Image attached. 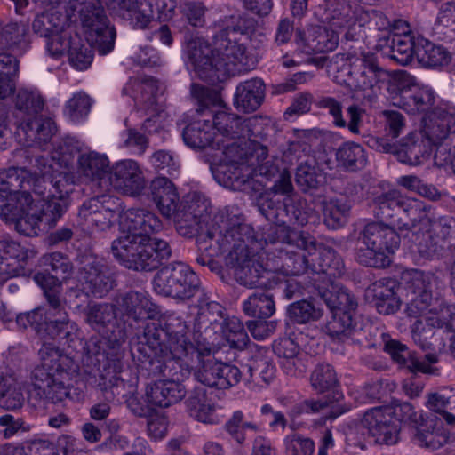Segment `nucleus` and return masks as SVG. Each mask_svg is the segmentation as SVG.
<instances>
[{
    "mask_svg": "<svg viewBox=\"0 0 455 455\" xmlns=\"http://www.w3.org/2000/svg\"><path fill=\"white\" fill-rule=\"evenodd\" d=\"M100 4H104L108 9L116 12L123 19L127 20L134 27L146 28L154 16L151 2H139L137 0H99Z\"/></svg>",
    "mask_w": 455,
    "mask_h": 455,
    "instance_id": "obj_31",
    "label": "nucleus"
},
{
    "mask_svg": "<svg viewBox=\"0 0 455 455\" xmlns=\"http://www.w3.org/2000/svg\"><path fill=\"white\" fill-rule=\"evenodd\" d=\"M250 379L248 382H252L256 386L262 387L264 384H269L275 376V365L266 357L256 356L248 365Z\"/></svg>",
    "mask_w": 455,
    "mask_h": 455,
    "instance_id": "obj_57",
    "label": "nucleus"
},
{
    "mask_svg": "<svg viewBox=\"0 0 455 455\" xmlns=\"http://www.w3.org/2000/svg\"><path fill=\"white\" fill-rule=\"evenodd\" d=\"M351 84L360 90L372 89L388 78V73L378 64L374 54L363 52L350 60Z\"/></svg>",
    "mask_w": 455,
    "mask_h": 455,
    "instance_id": "obj_23",
    "label": "nucleus"
},
{
    "mask_svg": "<svg viewBox=\"0 0 455 455\" xmlns=\"http://www.w3.org/2000/svg\"><path fill=\"white\" fill-rule=\"evenodd\" d=\"M196 296H198V312L196 322L199 326L209 323V331H213L218 323L226 315L225 308L218 302L212 300L204 288Z\"/></svg>",
    "mask_w": 455,
    "mask_h": 455,
    "instance_id": "obj_46",
    "label": "nucleus"
},
{
    "mask_svg": "<svg viewBox=\"0 0 455 455\" xmlns=\"http://www.w3.org/2000/svg\"><path fill=\"white\" fill-rule=\"evenodd\" d=\"M105 187L129 196H138L147 187L143 171L138 162L124 159L115 163L109 171Z\"/></svg>",
    "mask_w": 455,
    "mask_h": 455,
    "instance_id": "obj_20",
    "label": "nucleus"
},
{
    "mask_svg": "<svg viewBox=\"0 0 455 455\" xmlns=\"http://www.w3.org/2000/svg\"><path fill=\"white\" fill-rule=\"evenodd\" d=\"M171 256V248L167 242L154 238L141 241L135 256L132 259L129 269L136 271H152L157 268Z\"/></svg>",
    "mask_w": 455,
    "mask_h": 455,
    "instance_id": "obj_28",
    "label": "nucleus"
},
{
    "mask_svg": "<svg viewBox=\"0 0 455 455\" xmlns=\"http://www.w3.org/2000/svg\"><path fill=\"white\" fill-rule=\"evenodd\" d=\"M78 281L82 291L88 296L103 298L114 287L108 267L96 256H87L78 273Z\"/></svg>",
    "mask_w": 455,
    "mask_h": 455,
    "instance_id": "obj_22",
    "label": "nucleus"
},
{
    "mask_svg": "<svg viewBox=\"0 0 455 455\" xmlns=\"http://www.w3.org/2000/svg\"><path fill=\"white\" fill-rule=\"evenodd\" d=\"M41 264L49 267L55 276L46 272H38L34 280L44 291L49 306L45 313V331L51 336L66 339L68 341L76 340L77 324L73 322L66 310V299L62 294V281L70 277L73 265L69 259L60 252L44 254Z\"/></svg>",
    "mask_w": 455,
    "mask_h": 455,
    "instance_id": "obj_4",
    "label": "nucleus"
},
{
    "mask_svg": "<svg viewBox=\"0 0 455 455\" xmlns=\"http://www.w3.org/2000/svg\"><path fill=\"white\" fill-rule=\"evenodd\" d=\"M246 42L234 33L220 32L215 36L217 74L241 72L245 69Z\"/></svg>",
    "mask_w": 455,
    "mask_h": 455,
    "instance_id": "obj_18",
    "label": "nucleus"
},
{
    "mask_svg": "<svg viewBox=\"0 0 455 455\" xmlns=\"http://www.w3.org/2000/svg\"><path fill=\"white\" fill-rule=\"evenodd\" d=\"M326 333L340 342L361 344L365 339V332L359 323L348 313L335 312L326 324Z\"/></svg>",
    "mask_w": 455,
    "mask_h": 455,
    "instance_id": "obj_33",
    "label": "nucleus"
},
{
    "mask_svg": "<svg viewBox=\"0 0 455 455\" xmlns=\"http://www.w3.org/2000/svg\"><path fill=\"white\" fill-rule=\"evenodd\" d=\"M391 224L374 221L366 224L361 233L355 259L363 266L384 268L400 245V236Z\"/></svg>",
    "mask_w": 455,
    "mask_h": 455,
    "instance_id": "obj_9",
    "label": "nucleus"
},
{
    "mask_svg": "<svg viewBox=\"0 0 455 455\" xmlns=\"http://www.w3.org/2000/svg\"><path fill=\"white\" fill-rule=\"evenodd\" d=\"M328 307L338 313L353 314L357 307V300L347 289L339 284H331L328 289L322 294Z\"/></svg>",
    "mask_w": 455,
    "mask_h": 455,
    "instance_id": "obj_50",
    "label": "nucleus"
},
{
    "mask_svg": "<svg viewBox=\"0 0 455 455\" xmlns=\"http://www.w3.org/2000/svg\"><path fill=\"white\" fill-rule=\"evenodd\" d=\"M44 108V100L37 92L20 89L15 97L17 117L22 119L18 127V135L24 136V145L45 143L55 132L56 127L49 117L39 116Z\"/></svg>",
    "mask_w": 455,
    "mask_h": 455,
    "instance_id": "obj_11",
    "label": "nucleus"
},
{
    "mask_svg": "<svg viewBox=\"0 0 455 455\" xmlns=\"http://www.w3.org/2000/svg\"><path fill=\"white\" fill-rule=\"evenodd\" d=\"M286 455H313L315 452L314 441L298 433H291L283 438Z\"/></svg>",
    "mask_w": 455,
    "mask_h": 455,
    "instance_id": "obj_64",
    "label": "nucleus"
},
{
    "mask_svg": "<svg viewBox=\"0 0 455 455\" xmlns=\"http://www.w3.org/2000/svg\"><path fill=\"white\" fill-rule=\"evenodd\" d=\"M290 318L297 323H307L321 318L322 309L313 302L302 299L291 304L288 307Z\"/></svg>",
    "mask_w": 455,
    "mask_h": 455,
    "instance_id": "obj_60",
    "label": "nucleus"
},
{
    "mask_svg": "<svg viewBox=\"0 0 455 455\" xmlns=\"http://www.w3.org/2000/svg\"><path fill=\"white\" fill-rule=\"evenodd\" d=\"M435 92L427 87H414L412 92H404L393 104L411 115L428 114L434 108Z\"/></svg>",
    "mask_w": 455,
    "mask_h": 455,
    "instance_id": "obj_38",
    "label": "nucleus"
},
{
    "mask_svg": "<svg viewBox=\"0 0 455 455\" xmlns=\"http://www.w3.org/2000/svg\"><path fill=\"white\" fill-rule=\"evenodd\" d=\"M120 310L135 321L153 319L159 314L158 307L144 291H129L118 297Z\"/></svg>",
    "mask_w": 455,
    "mask_h": 455,
    "instance_id": "obj_30",
    "label": "nucleus"
},
{
    "mask_svg": "<svg viewBox=\"0 0 455 455\" xmlns=\"http://www.w3.org/2000/svg\"><path fill=\"white\" fill-rule=\"evenodd\" d=\"M24 401L23 383L14 375L0 374V407L16 410L23 405Z\"/></svg>",
    "mask_w": 455,
    "mask_h": 455,
    "instance_id": "obj_45",
    "label": "nucleus"
},
{
    "mask_svg": "<svg viewBox=\"0 0 455 455\" xmlns=\"http://www.w3.org/2000/svg\"><path fill=\"white\" fill-rule=\"evenodd\" d=\"M337 161L348 171H356L364 168L367 164V156L364 148L355 142H345L337 150Z\"/></svg>",
    "mask_w": 455,
    "mask_h": 455,
    "instance_id": "obj_52",
    "label": "nucleus"
},
{
    "mask_svg": "<svg viewBox=\"0 0 455 455\" xmlns=\"http://www.w3.org/2000/svg\"><path fill=\"white\" fill-rule=\"evenodd\" d=\"M120 228L131 232L141 241L153 240L151 235L162 229V222L147 209L131 208L122 213Z\"/></svg>",
    "mask_w": 455,
    "mask_h": 455,
    "instance_id": "obj_25",
    "label": "nucleus"
},
{
    "mask_svg": "<svg viewBox=\"0 0 455 455\" xmlns=\"http://www.w3.org/2000/svg\"><path fill=\"white\" fill-rule=\"evenodd\" d=\"M414 437L419 445L431 450H437L447 442V436L440 429L433 427L432 425H421L417 427Z\"/></svg>",
    "mask_w": 455,
    "mask_h": 455,
    "instance_id": "obj_63",
    "label": "nucleus"
},
{
    "mask_svg": "<svg viewBox=\"0 0 455 455\" xmlns=\"http://www.w3.org/2000/svg\"><path fill=\"white\" fill-rule=\"evenodd\" d=\"M422 134L432 146H443L442 142L448 138L451 128L455 124V108L443 105L434 108L422 119Z\"/></svg>",
    "mask_w": 455,
    "mask_h": 455,
    "instance_id": "obj_24",
    "label": "nucleus"
},
{
    "mask_svg": "<svg viewBox=\"0 0 455 455\" xmlns=\"http://www.w3.org/2000/svg\"><path fill=\"white\" fill-rule=\"evenodd\" d=\"M417 59L427 67H442L451 61V53L443 46L419 36Z\"/></svg>",
    "mask_w": 455,
    "mask_h": 455,
    "instance_id": "obj_49",
    "label": "nucleus"
},
{
    "mask_svg": "<svg viewBox=\"0 0 455 455\" xmlns=\"http://www.w3.org/2000/svg\"><path fill=\"white\" fill-rule=\"evenodd\" d=\"M150 191L152 200L162 215L175 218L179 210L180 196L174 184L169 179L158 176L151 181Z\"/></svg>",
    "mask_w": 455,
    "mask_h": 455,
    "instance_id": "obj_34",
    "label": "nucleus"
},
{
    "mask_svg": "<svg viewBox=\"0 0 455 455\" xmlns=\"http://www.w3.org/2000/svg\"><path fill=\"white\" fill-rule=\"evenodd\" d=\"M385 350L396 363L408 369L411 372L435 374L437 371V369L433 367V364L438 361L437 356L434 354H427L423 358L418 357L405 345L394 339L386 343Z\"/></svg>",
    "mask_w": 455,
    "mask_h": 455,
    "instance_id": "obj_29",
    "label": "nucleus"
},
{
    "mask_svg": "<svg viewBox=\"0 0 455 455\" xmlns=\"http://www.w3.org/2000/svg\"><path fill=\"white\" fill-rule=\"evenodd\" d=\"M152 284L156 293L179 301L190 299L203 289L196 274L182 262L172 263L159 269Z\"/></svg>",
    "mask_w": 455,
    "mask_h": 455,
    "instance_id": "obj_12",
    "label": "nucleus"
},
{
    "mask_svg": "<svg viewBox=\"0 0 455 455\" xmlns=\"http://www.w3.org/2000/svg\"><path fill=\"white\" fill-rule=\"evenodd\" d=\"M160 347L155 348L148 342L144 334L145 345L153 352L151 363H157L156 369L162 379L149 383L145 388L147 402L158 407H169L181 401L187 394L183 380L188 377V368H184L180 359L171 354L169 337L160 336Z\"/></svg>",
    "mask_w": 455,
    "mask_h": 455,
    "instance_id": "obj_6",
    "label": "nucleus"
},
{
    "mask_svg": "<svg viewBox=\"0 0 455 455\" xmlns=\"http://www.w3.org/2000/svg\"><path fill=\"white\" fill-rule=\"evenodd\" d=\"M419 36H415L411 32L403 35H395L390 45V58L401 65H408L414 58H417Z\"/></svg>",
    "mask_w": 455,
    "mask_h": 455,
    "instance_id": "obj_48",
    "label": "nucleus"
},
{
    "mask_svg": "<svg viewBox=\"0 0 455 455\" xmlns=\"http://www.w3.org/2000/svg\"><path fill=\"white\" fill-rule=\"evenodd\" d=\"M83 314L85 323L98 331L114 326L116 320V306L109 303L91 302Z\"/></svg>",
    "mask_w": 455,
    "mask_h": 455,
    "instance_id": "obj_43",
    "label": "nucleus"
},
{
    "mask_svg": "<svg viewBox=\"0 0 455 455\" xmlns=\"http://www.w3.org/2000/svg\"><path fill=\"white\" fill-rule=\"evenodd\" d=\"M92 102V99L88 94L78 92L67 101L64 113L70 121L78 123L88 116Z\"/></svg>",
    "mask_w": 455,
    "mask_h": 455,
    "instance_id": "obj_58",
    "label": "nucleus"
},
{
    "mask_svg": "<svg viewBox=\"0 0 455 455\" xmlns=\"http://www.w3.org/2000/svg\"><path fill=\"white\" fill-rule=\"evenodd\" d=\"M110 168L108 157L96 151L84 152L77 159L78 173L100 187H103L102 183H105L104 179L108 176Z\"/></svg>",
    "mask_w": 455,
    "mask_h": 455,
    "instance_id": "obj_36",
    "label": "nucleus"
},
{
    "mask_svg": "<svg viewBox=\"0 0 455 455\" xmlns=\"http://www.w3.org/2000/svg\"><path fill=\"white\" fill-rule=\"evenodd\" d=\"M140 239L129 231L122 230L121 235L113 241L111 250L114 257L129 268L132 259L139 248Z\"/></svg>",
    "mask_w": 455,
    "mask_h": 455,
    "instance_id": "obj_54",
    "label": "nucleus"
},
{
    "mask_svg": "<svg viewBox=\"0 0 455 455\" xmlns=\"http://www.w3.org/2000/svg\"><path fill=\"white\" fill-rule=\"evenodd\" d=\"M184 55L188 65L192 68L195 75L202 80L214 83L220 80L215 65L216 52L202 37L190 36L185 40Z\"/></svg>",
    "mask_w": 455,
    "mask_h": 455,
    "instance_id": "obj_19",
    "label": "nucleus"
},
{
    "mask_svg": "<svg viewBox=\"0 0 455 455\" xmlns=\"http://www.w3.org/2000/svg\"><path fill=\"white\" fill-rule=\"evenodd\" d=\"M259 209L265 218L275 223L270 230L288 224L303 226L307 223L309 213L306 202L294 193L291 175L283 172L271 188V193L261 198Z\"/></svg>",
    "mask_w": 455,
    "mask_h": 455,
    "instance_id": "obj_8",
    "label": "nucleus"
},
{
    "mask_svg": "<svg viewBox=\"0 0 455 455\" xmlns=\"http://www.w3.org/2000/svg\"><path fill=\"white\" fill-rule=\"evenodd\" d=\"M350 204L346 198H331L323 202V218L325 224L336 229L343 225L350 211Z\"/></svg>",
    "mask_w": 455,
    "mask_h": 455,
    "instance_id": "obj_56",
    "label": "nucleus"
},
{
    "mask_svg": "<svg viewBox=\"0 0 455 455\" xmlns=\"http://www.w3.org/2000/svg\"><path fill=\"white\" fill-rule=\"evenodd\" d=\"M332 0L330 4L327 1V9L325 12V21L331 30L339 32L340 29L349 28L355 23L351 10L347 5L339 4L337 8H331Z\"/></svg>",
    "mask_w": 455,
    "mask_h": 455,
    "instance_id": "obj_59",
    "label": "nucleus"
},
{
    "mask_svg": "<svg viewBox=\"0 0 455 455\" xmlns=\"http://www.w3.org/2000/svg\"><path fill=\"white\" fill-rule=\"evenodd\" d=\"M28 251L14 241H0V275L8 278L16 274L15 263L25 262Z\"/></svg>",
    "mask_w": 455,
    "mask_h": 455,
    "instance_id": "obj_47",
    "label": "nucleus"
},
{
    "mask_svg": "<svg viewBox=\"0 0 455 455\" xmlns=\"http://www.w3.org/2000/svg\"><path fill=\"white\" fill-rule=\"evenodd\" d=\"M255 120L244 119L235 114L220 111L213 116L215 144H220L228 139H242L251 135V126Z\"/></svg>",
    "mask_w": 455,
    "mask_h": 455,
    "instance_id": "obj_27",
    "label": "nucleus"
},
{
    "mask_svg": "<svg viewBox=\"0 0 455 455\" xmlns=\"http://www.w3.org/2000/svg\"><path fill=\"white\" fill-rule=\"evenodd\" d=\"M80 21L88 44L105 55L114 49L116 30L110 26L99 0H88L83 3L79 11Z\"/></svg>",
    "mask_w": 455,
    "mask_h": 455,
    "instance_id": "obj_13",
    "label": "nucleus"
},
{
    "mask_svg": "<svg viewBox=\"0 0 455 455\" xmlns=\"http://www.w3.org/2000/svg\"><path fill=\"white\" fill-rule=\"evenodd\" d=\"M433 276L423 272L416 271L411 281L409 289L411 299L406 307L409 317H421L426 323L433 328H442L448 323L447 316L450 315L448 307H442L439 312L429 308L432 301L431 280Z\"/></svg>",
    "mask_w": 455,
    "mask_h": 455,
    "instance_id": "obj_14",
    "label": "nucleus"
},
{
    "mask_svg": "<svg viewBox=\"0 0 455 455\" xmlns=\"http://www.w3.org/2000/svg\"><path fill=\"white\" fill-rule=\"evenodd\" d=\"M253 145H258L246 138L228 139L220 144H215L213 149L214 163L211 169L216 180L221 181L220 174L227 178L226 182L244 185L250 182L253 169L248 164Z\"/></svg>",
    "mask_w": 455,
    "mask_h": 455,
    "instance_id": "obj_10",
    "label": "nucleus"
},
{
    "mask_svg": "<svg viewBox=\"0 0 455 455\" xmlns=\"http://www.w3.org/2000/svg\"><path fill=\"white\" fill-rule=\"evenodd\" d=\"M246 230L245 225H238L228 230L224 236L226 241H212L214 232L211 229H207L205 233L196 235L198 251H201V255L197 257L196 261L201 265H211L214 257L229 251L231 245L229 238L234 239L235 235L243 234Z\"/></svg>",
    "mask_w": 455,
    "mask_h": 455,
    "instance_id": "obj_32",
    "label": "nucleus"
},
{
    "mask_svg": "<svg viewBox=\"0 0 455 455\" xmlns=\"http://www.w3.org/2000/svg\"><path fill=\"white\" fill-rule=\"evenodd\" d=\"M296 43L307 54L334 51L339 44L338 31L325 26H312L307 31H297Z\"/></svg>",
    "mask_w": 455,
    "mask_h": 455,
    "instance_id": "obj_26",
    "label": "nucleus"
},
{
    "mask_svg": "<svg viewBox=\"0 0 455 455\" xmlns=\"http://www.w3.org/2000/svg\"><path fill=\"white\" fill-rule=\"evenodd\" d=\"M27 34L28 28L25 24L7 23L0 30V50L9 51L8 54L17 60V56L22 55L29 46Z\"/></svg>",
    "mask_w": 455,
    "mask_h": 455,
    "instance_id": "obj_39",
    "label": "nucleus"
},
{
    "mask_svg": "<svg viewBox=\"0 0 455 455\" xmlns=\"http://www.w3.org/2000/svg\"><path fill=\"white\" fill-rule=\"evenodd\" d=\"M390 407H374L363 414L361 424L379 444L394 445L400 439V424L391 415Z\"/></svg>",
    "mask_w": 455,
    "mask_h": 455,
    "instance_id": "obj_21",
    "label": "nucleus"
},
{
    "mask_svg": "<svg viewBox=\"0 0 455 455\" xmlns=\"http://www.w3.org/2000/svg\"><path fill=\"white\" fill-rule=\"evenodd\" d=\"M246 315L259 319L272 316L275 312L273 296L267 292H254L243 304Z\"/></svg>",
    "mask_w": 455,
    "mask_h": 455,
    "instance_id": "obj_53",
    "label": "nucleus"
},
{
    "mask_svg": "<svg viewBox=\"0 0 455 455\" xmlns=\"http://www.w3.org/2000/svg\"><path fill=\"white\" fill-rule=\"evenodd\" d=\"M265 84L261 79L252 78L240 83L235 93V107L243 112L258 109L264 100Z\"/></svg>",
    "mask_w": 455,
    "mask_h": 455,
    "instance_id": "obj_37",
    "label": "nucleus"
},
{
    "mask_svg": "<svg viewBox=\"0 0 455 455\" xmlns=\"http://www.w3.org/2000/svg\"><path fill=\"white\" fill-rule=\"evenodd\" d=\"M392 280L381 279L373 283L367 290L379 314L390 315L399 308V299Z\"/></svg>",
    "mask_w": 455,
    "mask_h": 455,
    "instance_id": "obj_40",
    "label": "nucleus"
},
{
    "mask_svg": "<svg viewBox=\"0 0 455 455\" xmlns=\"http://www.w3.org/2000/svg\"><path fill=\"white\" fill-rule=\"evenodd\" d=\"M246 228L238 238L235 235L231 240L228 257L237 282L243 286L256 287L267 272L299 275L311 271L323 274L330 279L344 274L343 261L331 248L326 247L320 251L317 266H309L306 255L294 251L298 249L312 255L317 250L315 238L307 233L281 227L270 230L262 243L246 235L250 232Z\"/></svg>",
    "mask_w": 455,
    "mask_h": 455,
    "instance_id": "obj_1",
    "label": "nucleus"
},
{
    "mask_svg": "<svg viewBox=\"0 0 455 455\" xmlns=\"http://www.w3.org/2000/svg\"><path fill=\"white\" fill-rule=\"evenodd\" d=\"M67 24V17L61 12L51 10L36 17L32 28L40 36L48 37L51 34L62 32Z\"/></svg>",
    "mask_w": 455,
    "mask_h": 455,
    "instance_id": "obj_55",
    "label": "nucleus"
},
{
    "mask_svg": "<svg viewBox=\"0 0 455 455\" xmlns=\"http://www.w3.org/2000/svg\"><path fill=\"white\" fill-rule=\"evenodd\" d=\"M267 156V149L266 147L259 144L253 145V154H251L248 163V164L253 169V174L250 178V180L257 175L264 176L267 179H270L275 175L277 172V167L269 164L268 161L263 163Z\"/></svg>",
    "mask_w": 455,
    "mask_h": 455,
    "instance_id": "obj_61",
    "label": "nucleus"
},
{
    "mask_svg": "<svg viewBox=\"0 0 455 455\" xmlns=\"http://www.w3.org/2000/svg\"><path fill=\"white\" fill-rule=\"evenodd\" d=\"M41 188L48 190V195L35 204L31 195L23 192L21 200L26 204L22 214L17 206L8 202L0 204V214L7 221H14L16 228L25 235L37 234V230L53 228L62 217L69 205L68 182L65 177L59 175L54 180L43 176L37 179L34 185V193L44 196Z\"/></svg>",
    "mask_w": 455,
    "mask_h": 455,
    "instance_id": "obj_3",
    "label": "nucleus"
},
{
    "mask_svg": "<svg viewBox=\"0 0 455 455\" xmlns=\"http://www.w3.org/2000/svg\"><path fill=\"white\" fill-rule=\"evenodd\" d=\"M49 306L44 309L43 313V309L37 308L32 310L30 312L19 314L16 315V323L19 326L26 329L28 326L33 327L36 331L40 332L43 331L46 336L52 339H59L60 341H63L64 344L68 345V347H74L76 349L78 347H83V340L77 337V331L76 332V340L75 341H68L66 339H60L55 337H51L45 331V313Z\"/></svg>",
    "mask_w": 455,
    "mask_h": 455,
    "instance_id": "obj_51",
    "label": "nucleus"
},
{
    "mask_svg": "<svg viewBox=\"0 0 455 455\" xmlns=\"http://www.w3.org/2000/svg\"><path fill=\"white\" fill-rule=\"evenodd\" d=\"M209 208L210 202L204 196L197 192L188 194L175 217L179 233L184 236L205 233L209 229Z\"/></svg>",
    "mask_w": 455,
    "mask_h": 455,
    "instance_id": "obj_17",
    "label": "nucleus"
},
{
    "mask_svg": "<svg viewBox=\"0 0 455 455\" xmlns=\"http://www.w3.org/2000/svg\"><path fill=\"white\" fill-rule=\"evenodd\" d=\"M188 325L180 316L169 315L160 322H152L145 327V335L151 347L159 348L160 336L169 337L171 354L180 359L188 376L193 371L196 380L204 386L228 389L237 385L242 372L234 364L218 362L212 355L209 345L195 346L188 338Z\"/></svg>",
    "mask_w": 455,
    "mask_h": 455,
    "instance_id": "obj_2",
    "label": "nucleus"
},
{
    "mask_svg": "<svg viewBox=\"0 0 455 455\" xmlns=\"http://www.w3.org/2000/svg\"><path fill=\"white\" fill-rule=\"evenodd\" d=\"M124 92L133 98L136 105L146 112L155 111L158 82L151 76L132 77L125 84Z\"/></svg>",
    "mask_w": 455,
    "mask_h": 455,
    "instance_id": "obj_35",
    "label": "nucleus"
},
{
    "mask_svg": "<svg viewBox=\"0 0 455 455\" xmlns=\"http://www.w3.org/2000/svg\"><path fill=\"white\" fill-rule=\"evenodd\" d=\"M366 143L376 151L395 155L399 162L410 166L424 164L433 151V146L419 132L409 133L399 145L390 142L387 138L374 136H370Z\"/></svg>",
    "mask_w": 455,
    "mask_h": 455,
    "instance_id": "obj_16",
    "label": "nucleus"
},
{
    "mask_svg": "<svg viewBox=\"0 0 455 455\" xmlns=\"http://www.w3.org/2000/svg\"><path fill=\"white\" fill-rule=\"evenodd\" d=\"M295 180L298 186L306 192L320 186L322 174L318 172L313 161H306L297 167Z\"/></svg>",
    "mask_w": 455,
    "mask_h": 455,
    "instance_id": "obj_62",
    "label": "nucleus"
},
{
    "mask_svg": "<svg viewBox=\"0 0 455 455\" xmlns=\"http://www.w3.org/2000/svg\"><path fill=\"white\" fill-rule=\"evenodd\" d=\"M374 215L388 220L399 230L411 231L434 220V209L425 202L393 188L375 195L371 201Z\"/></svg>",
    "mask_w": 455,
    "mask_h": 455,
    "instance_id": "obj_7",
    "label": "nucleus"
},
{
    "mask_svg": "<svg viewBox=\"0 0 455 455\" xmlns=\"http://www.w3.org/2000/svg\"><path fill=\"white\" fill-rule=\"evenodd\" d=\"M38 355L41 363L34 369L32 378L43 398L52 403L77 399L79 393L74 387L80 371L77 353H63L54 343L45 341Z\"/></svg>",
    "mask_w": 455,
    "mask_h": 455,
    "instance_id": "obj_5",
    "label": "nucleus"
},
{
    "mask_svg": "<svg viewBox=\"0 0 455 455\" xmlns=\"http://www.w3.org/2000/svg\"><path fill=\"white\" fill-rule=\"evenodd\" d=\"M186 405L189 415L197 421L205 424L219 422L215 406L208 400L205 388L195 387L187 399Z\"/></svg>",
    "mask_w": 455,
    "mask_h": 455,
    "instance_id": "obj_41",
    "label": "nucleus"
},
{
    "mask_svg": "<svg viewBox=\"0 0 455 455\" xmlns=\"http://www.w3.org/2000/svg\"><path fill=\"white\" fill-rule=\"evenodd\" d=\"M184 142L193 148H214L212 124L209 120H196L187 125L182 133Z\"/></svg>",
    "mask_w": 455,
    "mask_h": 455,
    "instance_id": "obj_42",
    "label": "nucleus"
},
{
    "mask_svg": "<svg viewBox=\"0 0 455 455\" xmlns=\"http://www.w3.org/2000/svg\"><path fill=\"white\" fill-rule=\"evenodd\" d=\"M122 213V204L117 197L98 196L86 200L80 206L78 225L88 234L106 231L115 221L121 222Z\"/></svg>",
    "mask_w": 455,
    "mask_h": 455,
    "instance_id": "obj_15",
    "label": "nucleus"
},
{
    "mask_svg": "<svg viewBox=\"0 0 455 455\" xmlns=\"http://www.w3.org/2000/svg\"><path fill=\"white\" fill-rule=\"evenodd\" d=\"M213 333L227 340L231 347L238 349H243L249 341L243 323L235 316L225 315Z\"/></svg>",
    "mask_w": 455,
    "mask_h": 455,
    "instance_id": "obj_44",
    "label": "nucleus"
}]
</instances>
